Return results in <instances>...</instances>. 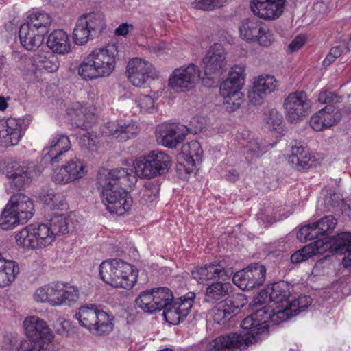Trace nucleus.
<instances>
[{
	"label": "nucleus",
	"instance_id": "nucleus-1",
	"mask_svg": "<svg viewBox=\"0 0 351 351\" xmlns=\"http://www.w3.org/2000/svg\"><path fill=\"white\" fill-rule=\"evenodd\" d=\"M136 182L132 171L125 168L99 175L97 183L101 189L103 202L110 213L121 215L130 209L132 199L123 188L132 187Z\"/></svg>",
	"mask_w": 351,
	"mask_h": 351
},
{
	"label": "nucleus",
	"instance_id": "nucleus-2",
	"mask_svg": "<svg viewBox=\"0 0 351 351\" xmlns=\"http://www.w3.org/2000/svg\"><path fill=\"white\" fill-rule=\"evenodd\" d=\"M118 56L115 43L96 48L80 64L78 73L86 80L108 77L115 69Z\"/></svg>",
	"mask_w": 351,
	"mask_h": 351
},
{
	"label": "nucleus",
	"instance_id": "nucleus-3",
	"mask_svg": "<svg viewBox=\"0 0 351 351\" xmlns=\"http://www.w3.org/2000/svg\"><path fill=\"white\" fill-rule=\"evenodd\" d=\"M99 274L106 284L116 288L130 289L136 282L138 271L121 260L109 259L101 263Z\"/></svg>",
	"mask_w": 351,
	"mask_h": 351
},
{
	"label": "nucleus",
	"instance_id": "nucleus-4",
	"mask_svg": "<svg viewBox=\"0 0 351 351\" xmlns=\"http://www.w3.org/2000/svg\"><path fill=\"white\" fill-rule=\"evenodd\" d=\"M271 321L274 324H279L273 320V312L271 306H265L246 317L241 322V326L243 331L241 332L246 337H254V342L260 339V336L268 333L269 324H267Z\"/></svg>",
	"mask_w": 351,
	"mask_h": 351
},
{
	"label": "nucleus",
	"instance_id": "nucleus-5",
	"mask_svg": "<svg viewBox=\"0 0 351 351\" xmlns=\"http://www.w3.org/2000/svg\"><path fill=\"white\" fill-rule=\"evenodd\" d=\"M270 306L273 312V320L276 323H282L290 317L289 306L291 302L290 287L282 281L270 287Z\"/></svg>",
	"mask_w": 351,
	"mask_h": 351
},
{
	"label": "nucleus",
	"instance_id": "nucleus-6",
	"mask_svg": "<svg viewBox=\"0 0 351 351\" xmlns=\"http://www.w3.org/2000/svg\"><path fill=\"white\" fill-rule=\"evenodd\" d=\"M39 175L34 162L25 160H10L6 165V176L16 189L29 186Z\"/></svg>",
	"mask_w": 351,
	"mask_h": 351
},
{
	"label": "nucleus",
	"instance_id": "nucleus-7",
	"mask_svg": "<svg viewBox=\"0 0 351 351\" xmlns=\"http://www.w3.org/2000/svg\"><path fill=\"white\" fill-rule=\"evenodd\" d=\"M239 32L243 40L257 42L263 47H269L274 41V36L267 25L256 19L243 20L239 26Z\"/></svg>",
	"mask_w": 351,
	"mask_h": 351
},
{
	"label": "nucleus",
	"instance_id": "nucleus-8",
	"mask_svg": "<svg viewBox=\"0 0 351 351\" xmlns=\"http://www.w3.org/2000/svg\"><path fill=\"white\" fill-rule=\"evenodd\" d=\"M254 337H246L242 333H231L202 342L205 351H243L253 343Z\"/></svg>",
	"mask_w": 351,
	"mask_h": 351
},
{
	"label": "nucleus",
	"instance_id": "nucleus-9",
	"mask_svg": "<svg viewBox=\"0 0 351 351\" xmlns=\"http://www.w3.org/2000/svg\"><path fill=\"white\" fill-rule=\"evenodd\" d=\"M204 77L197 66L189 64L175 69L169 79V87L176 92H185L193 88L199 80Z\"/></svg>",
	"mask_w": 351,
	"mask_h": 351
},
{
	"label": "nucleus",
	"instance_id": "nucleus-10",
	"mask_svg": "<svg viewBox=\"0 0 351 351\" xmlns=\"http://www.w3.org/2000/svg\"><path fill=\"white\" fill-rule=\"evenodd\" d=\"M283 106L287 120L295 123L302 120L308 114L311 102L303 91L289 93L285 99Z\"/></svg>",
	"mask_w": 351,
	"mask_h": 351
},
{
	"label": "nucleus",
	"instance_id": "nucleus-11",
	"mask_svg": "<svg viewBox=\"0 0 351 351\" xmlns=\"http://www.w3.org/2000/svg\"><path fill=\"white\" fill-rule=\"evenodd\" d=\"M226 53L219 43L213 44L202 59V67L204 75L213 80L219 77L226 69Z\"/></svg>",
	"mask_w": 351,
	"mask_h": 351
},
{
	"label": "nucleus",
	"instance_id": "nucleus-12",
	"mask_svg": "<svg viewBox=\"0 0 351 351\" xmlns=\"http://www.w3.org/2000/svg\"><path fill=\"white\" fill-rule=\"evenodd\" d=\"M195 298L194 292H188L176 300H173L163 310L165 319L170 324H179L189 315Z\"/></svg>",
	"mask_w": 351,
	"mask_h": 351
},
{
	"label": "nucleus",
	"instance_id": "nucleus-13",
	"mask_svg": "<svg viewBox=\"0 0 351 351\" xmlns=\"http://www.w3.org/2000/svg\"><path fill=\"white\" fill-rule=\"evenodd\" d=\"M265 273L263 265L255 263L234 274L232 280L241 289L252 290L264 283Z\"/></svg>",
	"mask_w": 351,
	"mask_h": 351
},
{
	"label": "nucleus",
	"instance_id": "nucleus-14",
	"mask_svg": "<svg viewBox=\"0 0 351 351\" xmlns=\"http://www.w3.org/2000/svg\"><path fill=\"white\" fill-rule=\"evenodd\" d=\"M126 73L128 80L138 88L144 87L149 78L157 75L152 64L138 58L128 62Z\"/></svg>",
	"mask_w": 351,
	"mask_h": 351
},
{
	"label": "nucleus",
	"instance_id": "nucleus-15",
	"mask_svg": "<svg viewBox=\"0 0 351 351\" xmlns=\"http://www.w3.org/2000/svg\"><path fill=\"white\" fill-rule=\"evenodd\" d=\"M88 173V166L81 159L74 157L54 171L53 180L58 184L69 183L83 178Z\"/></svg>",
	"mask_w": 351,
	"mask_h": 351
},
{
	"label": "nucleus",
	"instance_id": "nucleus-16",
	"mask_svg": "<svg viewBox=\"0 0 351 351\" xmlns=\"http://www.w3.org/2000/svg\"><path fill=\"white\" fill-rule=\"evenodd\" d=\"M236 300L237 301L225 300L210 311V314L215 323L221 325L226 324L237 314L239 307L244 306L247 302L243 294H237Z\"/></svg>",
	"mask_w": 351,
	"mask_h": 351
},
{
	"label": "nucleus",
	"instance_id": "nucleus-17",
	"mask_svg": "<svg viewBox=\"0 0 351 351\" xmlns=\"http://www.w3.org/2000/svg\"><path fill=\"white\" fill-rule=\"evenodd\" d=\"M139 131L138 124L133 121H109L101 128L102 135L113 136L119 141L134 138Z\"/></svg>",
	"mask_w": 351,
	"mask_h": 351
},
{
	"label": "nucleus",
	"instance_id": "nucleus-18",
	"mask_svg": "<svg viewBox=\"0 0 351 351\" xmlns=\"http://www.w3.org/2000/svg\"><path fill=\"white\" fill-rule=\"evenodd\" d=\"M189 129L179 123L162 124L158 129V141L160 143L169 148H175L181 143Z\"/></svg>",
	"mask_w": 351,
	"mask_h": 351
},
{
	"label": "nucleus",
	"instance_id": "nucleus-19",
	"mask_svg": "<svg viewBox=\"0 0 351 351\" xmlns=\"http://www.w3.org/2000/svg\"><path fill=\"white\" fill-rule=\"evenodd\" d=\"M278 87V82L272 75H260L254 78L253 86L248 93L250 101L254 105L261 104L264 99Z\"/></svg>",
	"mask_w": 351,
	"mask_h": 351
},
{
	"label": "nucleus",
	"instance_id": "nucleus-20",
	"mask_svg": "<svg viewBox=\"0 0 351 351\" xmlns=\"http://www.w3.org/2000/svg\"><path fill=\"white\" fill-rule=\"evenodd\" d=\"M337 225V219L332 215L326 216L319 221L302 227L297 233L300 240H312L318 235L330 234Z\"/></svg>",
	"mask_w": 351,
	"mask_h": 351
},
{
	"label": "nucleus",
	"instance_id": "nucleus-21",
	"mask_svg": "<svg viewBox=\"0 0 351 351\" xmlns=\"http://www.w3.org/2000/svg\"><path fill=\"white\" fill-rule=\"evenodd\" d=\"M287 0H252V12L263 19L275 20L282 14Z\"/></svg>",
	"mask_w": 351,
	"mask_h": 351
},
{
	"label": "nucleus",
	"instance_id": "nucleus-22",
	"mask_svg": "<svg viewBox=\"0 0 351 351\" xmlns=\"http://www.w3.org/2000/svg\"><path fill=\"white\" fill-rule=\"evenodd\" d=\"M53 307L71 306L79 298V290L77 287L62 282H52Z\"/></svg>",
	"mask_w": 351,
	"mask_h": 351
},
{
	"label": "nucleus",
	"instance_id": "nucleus-23",
	"mask_svg": "<svg viewBox=\"0 0 351 351\" xmlns=\"http://www.w3.org/2000/svg\"><path fill=\"white\" fill-rule=\"evenodd\" d=\"M21 121L15 118L0 120V143L5 147L17 145L21 138Z\"/></svg>",
	"mask_w": 351,
	"mask_h": 351
},
{
	"label": "nucleus",
	"instance_id": "nucleus-24",
	"mask_svg": "<svg viewBox=\"0 0 351 351\" xmlns=\"http://www.w3.org/2000/svg\"><path fill=\"white\" fill-rule=\"evenodd\" d=\"M23 327L27 337L51 344L53 335L43 319L37 316L27 317L23 321Z\"/></svg>",
	"mask_w": 351,
	"mask_h": 351
},
{
	"label": "nucleus",
	"instance_id": "nucleus-25",
	"mask_svg": "<svg viewBox=\"0 0 351 351\" xmlns=\"http://www.w3.org/2000/svg\"><path fill=\"white\" fill-rule=\"evenodd\" d=\"M232 274L230 268L225 267L223 262H215L197 268L192 272L193 278L199 283L215 279L216 278L225 280Z\"/></svg>",
	"mask_w": 351,
	"mask_h": 351
},
{
	"label": "nucleus",
	"instance_id": "nucleus-26",
	"mask_svg": "<svg viewBox=\"0 0 351 351\" xmlns=\"http://www.w3.org/2000/svg\"><path fill=\"white\" fill-rule=\"evenodd\" d=\"M288 162L297 171L308 169L317 165L316 156L309 149L302 145L291 147Z\"/></svg>",
	"mask_w": 351,
	"mask_h": 351
},
{
	"label": "nucleus",
	"instance_id": "nucleus-27",
	"mask_svg": "<svg viewBox=\"0 0 351 351\" xmlns=\"http://www.w3.org/2000/svg\"><path fill=\"white\" fill-rule=\"evenodd\" d=\"M340 119V112L333 106L328 105L311 117L310 125L314 130L322 131L334 125Z\"/></svg>",
	"mask_w": 351,
	"mask_h": 351
},
{
	"label": "nucleus",
	"instance_id": "nucleus-28",
	"mask_svg": "<svg viewBox=\"0 0 351 351\" xmlns=\"http://www.w3.org/2000/svg\"><path fill=\"white\" fill-rule=\"evenodd\" d=\"M32 66L28 68V72H31L36 76H40L41 70L45 69L49 73L58 71L60 63L57 56L50 53L38 52L29 60Z\"/></svg>",
	"mask_w": 351,
	"mask_h": 351
},
{
	"label": "nucleus",
	"instance_id": "nucleus-29",
	"mask_svg": "<svg viewBox=\"0 0 351 351\" xmlns=\"http://www.w3.org/2000/svg\"><path fill=\"white\" fill-rule=\"evenodd\" d=\"M21 217L22 223H27L34 215V204L32 199L23 193L12 195L7 204Z\"/></svg>",
	"mask_w": 351,
	"mask_h": 351
},
{
	"label": "nucleus",
	"instance_id": "nucleus-30",
	"mask_svg": "<svg viewBox=\"0 0 351 351\" xmlns=\"http://www.w3.org/2000/svg\"><path fill=\"white\" fill-rule=\"evenodd\" d=\"M71 147L69 138L64 134H56L43 149V154L49 156L51 162H58L60 157Z\"/></svg>",
	"mask_w": 351,
	"mask_h": 351
},
{
	"label": "nucleus",
	"instance_id": "nucleus-31",
	"mask_svg": "<svg viewBox=\"0 0 351 351\" xmlns=\"http://www.w3.org/2000/svg\"><path fill=\"white\" fill-rule=\"evenodd\" d=\"M245 67L235 65L231 68L228 77L220 85L221 94H228L233 91H241L245 83Z\"/></svg>",
	"mask_w": 351,
	"mask_h": 351
},
{
	"label": "nucleus",
	"instance_id": "nucleus-32",
	"mask_svg": "<svg viewBox=\"0 0 351 351\" xmlns=\"http://www.w3.org/2000/svg\"><path fill=\"white\" fill-rule=\"evenodd\" d=\"M19 35L23 47L32 51L37 49L41 45L45 36L26 23L21 26Z\"/></svg>",
	"mask_w": 351,
	"mask_h": 351
},
{
	"label": "nucleus",
	"instance_id": "nucleus-33",
	"mask_svg": "<svg viewBox=\"0 0 351 351\" xmlns=\"http://www.w3.org/2000/svg\"><path fill=\"white\" fill-rule=\"evenodd\" d=\"M47 45L53 52L59 54L68 53L71 46L69 35L62 29L55 30L49 36Z\"/></svg>",
	"mask_w": 351,
	"mask_h": 351
},
{
	"label": "nucleus",
	"instance_id": "nucleus-34",
	"mask_svg": "<svg viewBox=\"0 0 351 351\" xmlns=\"http://www.w3.org/2000/svg\"><path fill=\"white\" fill-rule=\"evenodd\" d=\"M232 286L229 282H215L206 289L204 301L214 304L229 295L232 292Z\"/></svg>",
	"mask_w": 351,
	"mask_h": 351
},
{
	"label": "nucleus",
	"instance_id": "nucleus-35",
	"mask_svg": "<svg viewBox=\"0 0 351 351\" xmlns=\"http://www.w3.org/2000/svg\"><path fill=\"white\" fill-rule=\"evenodd\" d=\"M335 251L344 250L342 264L345 267H351V234L342 232L332 239Z\"/></svg>",
	"mask_w": 351,
	"mask_h": 351
},
{
	"label": "nucleus",
	"instance_id": "nucleus-36",
	"mask_svg": "<svg viewBox=\"0 0 351 351\" xmlns=\"http://www.w3.org/2000/svg\"><path fill=\"white\" fill-rule=\"evenodd\" d=\"M99 309V307L94 304L82 306L77 311L75 317L82 326L90 331Z\"/></svg>",
	"mask_w": 351,
	"mask_h": 351
},
{
	"label": "nucleus",
	"instance_id": "nucleus-37",
	"mask_svg": "<svg viewBox=\"0 0 351 351\" xmlns=\"http://www.w3.org/2000/svg\"><path fill=\"white\" fill-rule=\"evenodd\" d=\"M113 319L114 317L112 314L100 308L90 332L97 335L109 333L114 327Z\"/></svg>",
	"mask_w": 351,
	"mask_h": 351
},
{
	"label": "nucleus",
	"instance_id": "nucleus-38",
	"mask_svg": "<svg viewBox=\"0 0 351 351\" xmlns=\"http://www.w3.org/2000/svg\"><path fill=\"white\" fill-rule=\"evenodd\" d=\"M34 226L37 249L51 245L56 239V236L48 223L34 224Z\"/></svg>",
	"mask_w": 351,
	"mask_h": 351
},
{
	"label": "nucleus",
	"instance_id": "nucleus-39",
	"mask_svg": "<svg viewBox=\"0 0 351 351\" xmlns=\"http://www.w3.org/2000/svg\"><path fill=\"white\" fill-rule=\"evenodd\" d=\"M51 22L52 18L49 14L44 12H36L28 16L26 23L32 28L38 29L39 32L47 35L49 33Z\"/></svg>",
	"mask_w": 351,
	"mask_h": 351
},
{
	"label": "nucleus",
	"instance_id": "nucleus-40",
	"mask_svg": "<svg viewBox=\"0 0 351 351\" xmlns=\"http://www.w3.org/2000/svg\"><path fill=\"white\" fill-rule=\"evenodd\" d=\"M148 156L157 176L167 172L171 167V158L162 152L152 151Z\"/></svg>",
	"mask_w": 351,
	"mask_h": 351
},
{
	"label": "nucleus",
	"instance_id": "nucleus-41",
	"mask_svg": "<svg viewBox=\"0 0 351 351\" xmlns=\"http://www.w3.org/2000/svg\"><path fill=\"white\" fill-rule=\"evenodd\" d=\"M17 245L23 247L37 249L34 224L29 225L16 233Z\"/></svg>",
	"mask_w": 351,
	"mask_h": 351
},
{
	"label": "nucleus",
	"instance_id": "nucleus-42",
	"mask_svg": "<svg viewBox=\"0 0 351 351\" xmlns=\"http://www.w3.org/2000/svg\"><path fill=\"white\" fill-rule=\"evenodd\" d=\"M93 38L87 26V21L84 19H82V16H80L75 23L73 31L74 43L78 45H83Z\"/></svg>",
	"mask_w": 351,
	"mask_h": 351
},
{
	"label": "nucleus",
	"instance_id": "nucleus-43",
	"mask_svg": "<svg viewBox=\"0 0 351 351\" xmlns=\"http://www.w3.org/2000/svg\"><path fill=\"white\" fill-rule=\"evenodd\" d=\"M135 304L136 307L141 308L145 313H154L157 311L152 289L141 292L135 300Z\"/></svg>",
	"mask_w": 351,
	"mask_h": 351
},
{
	"label": "nucleus",
	"instance_id": "nucleus-44",
	"mask_svg": "<svg viewBox=\"0 0 351 351\" xmlns=\"http://www.w3.org/2000/svg\"><path fill=\"white\" fill-rule=\"evenodd\" d=\"M19 272L18 265L12 261H10L0 269V288L9 286L14 281L16 275Z\"/></svg>",
	"mask_w": 351,
	"mask_h": 351
},
{
	"label": "nucleus",
	"instance_id": "nucleus-45",
	"mask_svg": "<svg viewBox=\"0 0 351 351\" xmlns=\"http://www.w3.org/2000/svg\"><path fill=\"white\" fill-rule=\"evenodd\" d=\"M134 165L135 173L138 177L150 179L157 176L148 154L137 158Z\"/></svg>",
	"mask_w": 351,
	"mask_h": 351
},
{
	"label": "nucleus",
	"instance_id": "nucleus-46",
	"mask_svg": "<svg viewBox=\"0 0 351 351\" xmlns=\"http://www.w3.org/2000/svg\"><path fill=\"white\" fill-rule=\"evenodd\" d=\"M182 152L186 156V161L192 166H194L196 162L201 161L203 150L198 141H191L184 144L182 147Z\"/></svg>",
	"mask_w": 351,
	"mask_h": 351
},
{
	"label": "nucleus",
	"instance_id": "nucleus-47",
	"mask_svg": "<svg viewBox=\"0 0 351 351\" xmlns=\"http://www.w3.org/2000/svg\"><path fill=\"white\" fill-rule=\"evenodd\" d=\"M159 194V186L157 182L147 181L140 192V202L142 204L149 205L156 201Z\"/></svg>",
	"mask_w": 351,
	"mask_h": 351
},
{
	"label": "nucleus",
	"instance_id": "nucleus-48",
	"mask_svg": "<svg viewBox=\"0 0 351 351\" xmlns=\"http://www.w3.org/2000/svg\"><path fill=\"white\" fill-rule=\"evenodd\" d=\"M87 21V26L93 37L99 34L105 28V19L101 14L89 13L82 16Z\"/></svg>",
	"mask_w": 351,
	"mask_h": 351
},
{
	"label": "nucleus",
	"instance_id": "nucleus-49",
	"mask_svg": "<svg viewBox=\"0 0 351 351\" xmlns=\"http://www.w3.org/2000/svg\"><path fill=\"white\" fill-rule=\"evenodd\" d=\"M14 210L8 204L5 206L0 217V226L4 230H8L14 228L19 224H23L19 217Z\"/></svg>",
	"mask_w": 351,
	"mask_h": 351
},
{
	"label": "nucleus",
	"instance_id": "nucleus-50",
	"mask_svg": "<svg viewBox=\"0 0 351 351\" xmlns=\"http://www.w3.org/2000/svg\"><path fill=\"white\" fill-rule=\"evenodd\" d=\"M97 138L95 135L90 134L88 132L82 134L79 138V145L81 150L88 156H93L94 154L97 152L98 145Z\"/></svg>",
	"mask_w": 351,
	"mask_h": 351
},
{
	"label": "nucleus",
	"instance_id": "nucleus-51",
	"mask_svg": "<svg viewBox=\"0 0 351 351\" xmlns=\"http://www.w3.org/2000/svg\"><path fill=\"white\" fill-rule=\"evenodd\" d=\"M152 291L155 298L157 311L164 310L173 300V295L167 287H158L152 289Z\"/></svg>",
	"mask_w": 351,
	"mask_h": 351
},
{
	"label": "nucleus",
	"instance_id": "nucleus-52",
	"mask_svg": "<svg viewBox=\"0 0 351 351\" xmlns=\"http://www.w3.org/2000/svg\"><path fill=\"white\" fill-rule=\"evenodd\" d=\"M51 344L30 337L21 341L18 351H50Z\"/></svg>",
	"mask_w": 351,
	"mask_h": 351
},
{
	"label": "nucleus",
	"instance_id": "nucleus-53",
	"mask_svg": "<svg viewBox=\"0 0 351 351\" xmlns=\"http://www.w3.org/2000/svg\"><path fill=\"white\" fill-rule=\"evenodd\" d=\"M224 99L223 103L228 110L232 112L239 108L243 103L244 95L241 91H233L228 94H221Z\"/></svg>",
	"mask_w": 351,
	"mask_h": 351
},
{
	"label": "nucleus",
	"instance_id": "nucleus-54",
	"mask_svg": "<svg viewBox=\"0 0 351 351\" xmlns=\"http://www.w3.org/2000/svg\"><path fill=\"white\" fill-rule=\"evenodd\" d=\"M52 293L53 286L51 282L36 289L33 294V298L37 303H47L53 306Z\"/></svg>",
	"mask_w": 351,
	"mask_h": 351
},
{
	"label": "nucleus",
	"instance_id": "nucleus-55",
	"mask_svg": "<svg viewBox=\"0 0 351 351\" xmlns=\"http://www.w3.org/2000/svg\"><path fill=\"white\" fill-rule=\"evenodd\" d=\"M69 219L64 215L53 216L48 224L50 226L55 236L58 234H66L69 232Z\"/></svg>",
	"mask_w": 351,
	"mask_h": 351
},
{
	"label": "nucleus",
	"instance_id": "nucleus-56",
	"mask_svg": "<svg viewBox=\"0 0 351 351\" xmlns=\"http://www.w3.org/2000/svg\"><path fill=\"white\" fill-rule=\"evenodd\" d=\"M312 299L307 295H300L298 298L292 297L289 306L290 317L296 315L300 312L304 311L311 304Z\"/></svg>",
	"mask_w": 351,
	"mask_h": 351
},
{
	"label": "nucleus",
	"instance_id": "nucleus-57",
	"mask_svg": "<svg viewBox=\"0 0 351 351\" xmlns=\"http://www.w3.org/2000/svg\"><path fill=\"white\" fill-rule=\"evenodd\" d=\"M44 203L52 210H66L67 204L64 197L60 194L49 193L43 199Z\"/></svg>",
	"mask_w": 351,
	"mask_h": 351
},
{
	"label": "nucleus",
	"instance_id": "nucleus-58",
	"mask_svg": "<svg viewBox=\"0 0 351 351\" xmlns=\"http://www.w3.org/2000/svg\"><path fill=\"white\" fill-rule=\"evenodd\" d=\"M230 0H195L191 5L195 9L204 11L213 10L223 7Z\"/></svg>",
	"mask_w": 351,
	"mask_h": 351
},
{
	"label": "nucleus",
	"instance_id": "nucleus-59",
	"mask_svg": "<svg viewBox=\"0 0 351 351\" xmlns=\"http://www.w3.org/2000/svg\"><path fill=\"white\" fill-rule=\"evenodd\" d=\"M265 121L269 130H277L281 128L283 117L278 110L271 109L266 114Z\"/></svg>",
	"mask_w": 351,
	"mask_h": 351
},
{
	"label": "nucleus",
	"instance_id": "nucleus-60",
	"mask_svg": "<svg viewBox=\"0 0 351 351\" xmlns=\"http://www.w3.org/2000/svg\"><path fill=\"white\" fill-rule=\"evenodd\" d=\"M247 152L253 157L263 156L268 149V145L262 140L254 139L249 141L247 145Z\"/></svg>",
	"mask_w": 351,
	"mask_h": 351
},
{
	"label": "nucleus",
	"instance_id": "nucleus-61",
	"mask_svg": "<svg viewBox=\"0 0 351 351\" xmlns=\"http://www.w3.org/2000/svg\"><path fill=\"white\" fill-rule=\"evenodd\" d=\"M134 102L141 112H149L154 108V101L147 95H139L134 99Z\"/></svg>",
	"mask_w": 351,
	"mask_h": 351
},
{
	"label": "nucleus",
	"instance_id": "nucleus-62",
	"mask_svg": "<svg viewBox=\"0 0 351 351\" xmlns=\"http://www.w3.org/2000/svg\"><path fill=\"white\" fill-rule=\"evenodd\" d=\"M69 114L72 118L81 116L82 114L83 117H86L87 120L94 119V115L91 112V108L82 105L80 103L74 104L69 112Z\"/></svg>",
	"mask_w": 351,
	"mask_h": 351
},
{
	"label": "nucleus",
	"instance_id": "nucleus-63",
	"mask_svg": "<svg viewBox=\"0 0 351 351\" xmlns=\"http://www.w3.org/2000/svg\"><path fill=\"white\" fill-rule=\"evenodd\" d=\"M342 97L335 92L329 90H322L318 95V101L323 104H336L341 101Z\"/></svg>",
	"mask_w": 351,
	"mask_h": 351
},
{
	"label": "nucleus",
	"instance_id": "nucleus-64",
	"mask_svg": "<svg viewBox=\"0 0 351 351\" xmlns=\"http://www.w3.org/2000/svg\"><path fill=\"white\" fill-rule=\"evenodd\" d=\"M313 256L312 247L306 245L291 256V261L292 263H299L310 258Z\"/></svg>",
	"mask_w": 351,
	"mask_h": 351
}]
</instances>
